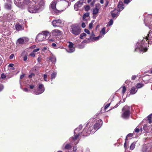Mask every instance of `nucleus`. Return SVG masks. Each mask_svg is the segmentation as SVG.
Segmentation results:
<instances>
[{"mask_svg":"<svg viewBox=\"0 0 152 152\" xmlns=\"http://www.w3.org/2000/svg\"><path fill=\"white\" fill-rule=\"evenodd\" d=\"M152 32L150 31L149 34H148V37H146L145 38H144L143 39L141 42V45H140L139 47H138L137 45L136 46L135 50L134 52L137 51V50H139L140 51L146 52L147 51L148 48L146 47H144L142 45H145L147 44H150V41L149 40V39L148 38V37H149V36H151Z\"/></svg>","mask_w":152,"mask_h":152,"instance_id":"1","label":"nucleus"},{"mask_svg":"<svg viewBox=\"0 0 152 152\" xmlns=\"http://www.w3.org/2000/svg\"><path fill=\"white\" fill-rule=\"evenodd\" d=\"M123 113L121 117L125 119H128L129 118L130 113V107H129L125 106L122 109Z\"/></svg>","mask_w":152,"mask_h":152,"instance_id":"2","label":"nucleus"},{"mask_svg":"<svg viewBox=\"0 0 152 152\" xmlns=\"http://www.w3.org/2000/svg\"><path fill=\"white\" fill-rule=\"evenodd\" d=\"M70 31L72 34L75 35H79L81 32V29L80 27L76 24L72 25Z\"/></svg>","mask_w":152,"mask_h":152,"instance_id":"3","label":"nucleus"},{"mask_svg":"<svg viewBox=\"0 0 152 152\" xmlns=\"http://www.w3.org/2000/svg\"><path fill=\"white\" fill-rule=\"evenodd\" d=\"M43 34H39L36 37V40L38 41H42L46 39V37L49 34V32L47 31H44L42 32Z\"/></svg>","mask_w":152,"mask_h":152,"instance_id":"4","label":"nucleus"},{"mask_svg":"<svg viewBox=\"0 0 152 152\" xmlns=\"http://www.w3.org/2000/svg\"><path fill=\"white\" fill-rule=\"evenodd\" d=\"M35 4V2L32 1L28 4V10L31 13H35V10H34V5Z\"/></svg>","mask_w":152,"mask_h":152,"instance_id":"5","label":"nucleus"},{"mask_svg":"<svg viewBox=\"0 0 152 152\" xmlns=\"http://www.w3.org/2000/svg\"><path fill=\"white\" fill-rule=\"evenodd\" d=\"M102 124V121L101 119H99L96 121V123L93 126L96 132L101 127Z\"/></svg>","mask_w":152,"mask_h":152,"instance_id":"6","label":"nucleus"},{"mask_svg":"<svg viewBox=\"0 0 152 152\" xmlns=\"http://www.w3.org/2000/svg\"><path fill=\"white\" fill-rule=\"evenodd\" d=\"M52 24L54 27H61L63 25L62 21L60 19L53 20Z\"/></svg>","mask_w":152,"mask_h":152,"instance_id":"7","label":"nucleus"},{"mask_svg":"<svg viewBox=\"0 0 152 152\" xmlns=\"http://www.w3.org/2000/svg\"><path fill=\"white\" fill-rule=\"evenodd\" d=\"M45 88L44 86L42 84L39 83V85L38 91L35 92V94L38 95L41 94L44 92Z\"/></svg>","mask_w":152,"mask_h":152,"instance_id":"8","label":"nucleus"},{"mask_svg":"<svg viewBox=\"0 0 152 152\" xmlns=\"http://www.w3.org/2000/svg\"><path fill=\"white\" fill-rule=\"evenodd\" d=\"M61 31L58 29H55L52 31L51 34H52L53 36H59L61 34Z\"/></svg>","mask_w":152,"mask_h":152,"instance_id":"9","label":"nucleus"},{"mask_svg":"<svg viewBox=\"0 0 152 152\" xmlns=\"http://www.w3.org/2000/svg\"><path fill=\"white\" fill-rule=\"evenodd\" d=\"M83 0H80L79 1H77L74 6L75 9L77 10L78 7H80L83 4Z\"/></svg>","mask_w":152,"mask_h":152,"instance_id":"10","label":"nucleus"},{"mask_svg":"<svg viewBox=\"0 0 152 152\" xmlns=\"http://www.w3.org/2000/svg\"><path fill=\"white\" fill-rule=\"evenodd\" d=\"M69 45H68L69 48L68 52L70 53L73 52L75 50V48L73 47L74 44L72 42H69Z\"/></svg>","mask_w":152,"mask_h":152,"instance_id":"11","label":"nucleus"},{"mask_svg":"<svg viewBox=\"0 0 152 152\" xmlns=\"http://www.w3.org/2000/svg\"><path fill=\"white\" fill-rule=\"evenodd\" d=\"M15 27L18 31L23 30L24 29V27L22 25H20L19 23H16L15 26Z\"/></svg>","mask_w":152,"mask_h":152,"instance_id":"12","label":"nucleus"},{"mask_svg":"<svg viewBox=\"0 0 152 152\" xmlns=\"http://www.w3.org/2000/svg\"><path fill=\"white\" fill-rule=\"evenodd\" d=\"M87 131V126H86L84 129L83 131L82 134H83V136H87L89 135V132Z\"/></svg>","mask_w":152,"mask_h":152,"instance_id":"13","label":"nucleus"},{"mask_svg":"<svg viewBox=\"0 0 152 152\" xmlns=\"http://www.w3.org/2000/svg\"><path fill=\"white\" fill-rule=\"evenodd\" d=\"M100 36H99L98 37H94L93 38H91L90 37L88 39H86V42H88L90 41V40L91 39V41H94L96 40H98Z\"/></svg>","mask_w":152,"mask_h":152,"instance_id":"14","label":"nucleus"},{"mask_svg":"<svg viewBox=\"0 0 152 152\" xmlns=\"http://www.w3.org/2000/svg\"><path fill=\"white\" fill-rule=\"evenodd\" d=\"M25 38H21L18 39L17 43L20 45H22L24 43V40Z\"/></svg>","mask_w":152,"mask_h":152,"instance_id":"15","label":"nucleus"},{"mask_svg":"<svg viewBox=\"0 0 152 152\" xmlns=\"http://www.w3.org/2000/svg\"><path fill=\"white\" fill-rule=\"evenodd\" d=\"M137 91V89L136 87H132L130 91V94H135Z\"/></svg>","mask_w":152,"mask_h":152,"instance_id":"16","label":"nucleus"},{"mask_svg":"<svg viewBox=\"0 0 152 152\" xmlns=\"http://www.w3.org/2000/svg\"><path fill=\"white\" fill-rule=\"evenodd\" d=\"M152 113L151 114L149 115L147 117V119L146 121L147 123L151 124L152 123Z\"/></svg>","mask_w":152,"mask_h":152,"instance_id":"17","label":"nucleus"},{"mask_svg":"<svg viewBox=\"0 0 152 152\" xmlns=\"http://www.w3.org/2000/svg\"><path fill=\"white\" fill-rule=\"evenodd\" d=\"M142 152H151V151L150 149H148L147 146H144L143 148Z\"/></svg>","mask_w":152,"mask_h":152,"instance_id":"18","label":"nucleus"},{"mask_svg":"<svg viewBox=\"0 0 152 152\" xmlns=\"http://www.w3.org/2000/svg\"><path fill=\"white\" fill-rule=\"evenodd\" d=\"M56 2L55 1H52L51 6L53 10H55L56 9Z\"/></svg>","mask_w":152,"mask_h":152,"instance_id":"19","label":"nucleus"},{"mask_svg":"<svg viewBox=\"0 0 152 152\" xmlns=\"http://www.w3.org/2000/svg\"><path fill=\"white\" fill-rule=\"evenodd\" d=\"M99 9L97 8V7L93 9V15H97L99 12Z\"/></svg>","mask_w":152,"mask_h":152,"instance_id":"20","label":"nucleus"},{"mask_svg":"<svg viewBox=\"0 0 152 152\" xmlns=\"http://www.w3.org/2000/svg\"><path fill=\"white\" fill-rule=\"evenodd\" d=\"M88 128L89 129V130H90L91 133V134H93L94 133L96 132V131L94 128V126H93L92 125L91 126L90 125Z\"/></svg>","mask_w":152,"mask_h":152,"instance_id":"21","label":"nucleus"},{"mask_svg":"<svg viewBox=\"0 0 152 152\" xmlns=\"http://www.w3.org/2000/svg\"><path fill=\"white\" fill-rule=\"evenodd\" d=\"M5 7L7 10H10L11 9V5L10 4L6 3L5 5Z\"/></svg>","mask_w":152,"mask_h":152,"instance_id":"22","label":"nucleus"},{"mask_svg":"<svg viewBox=\"0 0 152 152\" xmlns=\"http://www.w3.org/2000/svg\"><path fill=\"white\" fill-rule=\"evenodd\" d=\"M80 135V133H78L76 134H75L74 136L72 137V140L74 141L77 140L78 137Z\"/></svg>","mask_w":152,"mask_h":152,"instance_id":"23","label":"nucleus"},{"mask_svg":"<svg viewBox=\"0 0 152 152\" xmlns=\"http://www.w3.org/2000/svg\"><path fill=\"white\" fill-rule=\"evenodd\" d=\"M136 142H133L130 146V149L131 150H133L135 147Z\"/></svg>","mask_w":152,"mask_h":152,"instance_id":"24","label":"nucleus"},{"mask_svg":"<svg viewBox=\"0 0 152 152\" xmlns=\"http://www.w3.org/2000/svg\"><path fill=\"white\" fill-rule=\"evenodd\" d=\"M72 148V146L70 144H66L64 148L65 149H69Z\"/></svg>","mask_w":152,"mask_h":152,"instance_id":"25","label":"nucleus"},{"mask_svg":"<svg viewBox=\"0 0 152 152\" xmlns=\"http://www.w3.org/2000/svg\"><path fill=\"white\" fill-rule=\"evenodd\" d=\"M89 12H87L83 14V20L85 19L86 18H87L89 16Z\"/></svg>","mask_w":152,"mask_h":152,"instance_id":"26","label":"nucleus"},{"mask_svg":"<svg viewBox=\"0 0 152 152\" xmlns=\"http://www.w3.org/2000/svg\"><path fill=\"white\" fill-rule=\"evenodd\" d=\"M34 10H35V13L38 10L39 8L40 7L38 5L36 4L34 5Z\"/></svg>","mask_w":152,"mask_h":152,"instance_id":"27","label":"nucleus"},{"mask_svg":"<svg viewBox=\"0 0 152 152\" xmlns=\"http://www.w3.org/2000/svg\"><path fill=\"white\" fill-rule=\"evenodd\" d=\"M121 88H122V93L124 95L126 91V87L124 86H122Z\"/></svg>","mask_w":152,"mask_h":152,"instance_id":"28","label":"nucleus"},{"mask_svg":"<svg viewBox=\"0 0 152 152\" xmlns=\"http://www.w3.org/2000/svg\"><path fill=\"white\" fill-rule=\"evenodd\" d=\"M144 86V84L140 83H138L137 84L136 88H140Z\"/></svg>","mask_w":152,"mask_h":152,"instance_id":"29","label":"nucleus"},{"mask_svg":"<svg viewBox=\"0 0 152 152\" xmlns=\"http://www.w3.org/2000/svg\"><path fill=\"white\" fill-rule=\"evenodd\" d=\"M56 74L57 73L56 72L53 73L51 75V79L52 80L53 79L55 78L56 76Z\"/></svg>","mask_w":152,"mask_h":152,"instance_id":"30","label":"nucleus"},{"mask_svg":"<svg viewBox=\"0 0 152 152\" xmlns=\"http://www.w3.org/2000/svg\"><path fill=\"white\" fill-rule=\"evenodd\" d=\"M114 11H112L111 12V16H112V17L113 18H114L115 17H116V16H117L116 14L115 13L113 12Z\"/></svg>","mask_w":152,"mask_h":152,"instance_id":"31","label":"nucleus"},{"mask_svg":"<svg viewBox=\"0 0 152 152\" xmlns=\"http://www.w3.org/2000/svg\"><path fill=\"white\" fill-rule=\"evenodd\" d=\"M84 9L86 11H88L90 9V7L89 5H86L84 7Z\"/></svg>","mask_w":152,"mask_h":152,"instance_id":"32","label":"nucleus"},{"mask_svg":"<svg viewBox=\"0 0 152 152\" xmlns=\"http://www.w3.org/2000/svg\"><path fill=\"white\" fill-rule=\"evenodd\" d=\"M86 35V34L85 33H83L80 34V38L81 39H83V37Z\"/></svg>","mask_w":152,"mask_h":152,"instance_id":"33","label":"nucleus"},{"mask_svg":"<svg viewBox=\"0 0 152 152\" xmlns=\"http://www.w3.org/2000/svg\"><path fill=\"white\" fill-rule=\"evenodd\" d=\"M94 23V21H92L91 22L89 23V28L91 29L93 28V25Z\"/></svg>","mask_w":152,"mask_h":152,"instance_id":"34","label":"nucleus"},{"mask_svg":"<svg viewBox=\"0 0 152 152\" xmlns=\"http://www.w3.org/2000/svg\"><path fill=\"white\" fill-rule=\"evenodd\" d=\"M105 28H102L101 31H100V32L102 33L103 34H105Z\"/></svg>","mask_w":152,"mask_h":152,"instance_id":"35","label":"nucleus"},{"mask_svg":"<svg viewBox=\"0 0 152 152\" xmlns=\"http://www.w3.org/2000/svg\"><path fill=\"white\" fill-rule=\"evenodd\" d=\"M113 23V21L112 20H110L108 23V25L110 26L112 25Z\"/></svg>","mask_w":152,"mask_h":152,"instance_id":"36","label":"nucleus"},{"mask_svg":"<svg viewBox=\"0 0 152 152\" xmlns=\"http://www.w3.org/2000/svg\"><path fill=\"white\" fill-rule=\"evenodd\" d=\"M35 75L33 73H31V74L29 75L28 77L29 78H31L32 77L35 76Z\"/></svg>","mask_w":152,"mask_h":152,"instance_id":"37","label":"nucleus"},{"mask_svg":"<svg viewBox=\"0 0 152 152\" xmlns=\"http://www.w3.org/2000/svg\"><path fill=\"white\" fill-rule=\"evenodd\" d=\"M32 1H30V0H25L24 3L26 4H30V3Z\"/></svg>","mask_w":152,"mask_h":152,"instance_id":"38","label":"nucleus"},{"mask_svg":"<svg viewBox=\"0 0 152 152\" xmlns=\"http://www.w3.org/2000/svg\"><path fill=\"white\" fill-rule=\"evenodd\" d=\"M43 76H44V80L45 81H48V80H47V75L46 74H44Z\"/></svg>","mask_w":152,"mask_h":152,"instance_id":"39","label":"nucleus"},{"mask_svg":"<svg viewBox=\"0 0 152 152\" xmlns=\"http://www.w3.org/2000/svg\"><path fill=\"white\" fill-rule=\"evenodd\" d=\"M140 130V129L138 128L137 127H136L135 129H134V132H136L137 133H138L139 132Z\"/></svg>","mask_w":152,"mask_h":152,"instance_id":"40","label":"nucleus"},{"mask_svg":"<svg viewBox=\"0 0 152 152\" xmlns=\"http://www.w3.org/2000/svg\"><path fill=\"white\" fill-rule=\"evenodd\" d=\"M84 31L86 33L88 34H90L89 31L87 29H85L84 30Z\"/></svg>","mask_w":152,"mask_h":152,"instance_id":"41","label":"nucleus"},{"mask_svg":"<svg viewBox=\"0 0 152 152\" xmlns=\"http://www.w3.org/2000/svg\"><path fill=\"white\" fill-rule=\"evenodd\" d=\"M51 46L55 48H57L56 44L55 43H53L52 44Z\"/></svg>","mask_w":152,"mask_h":152,"instance_id":"42","label":"nucleus"},{"mask_svg":"<svg viewBox=\"0 0 152 152\" xmlns=\"http://www.w3.org/2000/svg\"><path fill=\"white\" fill-rule=\"evenodd\" d=\"M1 77L2 78L4 79L6 77V76L4 73H2L1 74Z\"/></svg>","mask_w":152,"mask_h":152,"instance_id":"43","label":"nucleus"},{"mask_svg":"<svg viewBox=\"0 0 152 152\" xmlns=\"http://www.w3.org/2000/svg\"><path fill=\"white\" fill-rule=\"evenodd\" d=\"M118 7L120 9H123L124 7H123V6L122 4H119L118 5Z\"/></svg>","mask_w":152,"mask_h":152,"instance_id":"44","label":"nucleus"},{"mask_svg":"<svg viewBox=\"0 0 152 152\" xmlns=\"http://www.w3.org/2000/svg\"><path fill=\"white\" fill-rule=\"evenodd\" d=\"M130 2V0H124V3L126 4H128Z\"/></svg>","mask_w":152,"mask_h":152,"instance_id":"45","label":"nucleus"},{"mask_svg":"<svg viewBox=\"0 0 152 152\" xmlns=\"http://www.w3.org/2000/svg\"><path fill=\"white\" fill-rule=\"evenodd\" d=\"M127 140H128L127 138V137H126L125 139V142L124 144V147L126 149L127 148V146L126 145V141Z\"/></svg>","mask_w":152,"mask_h":152,"instance_id":"46","label":"nucleus"},{"mask_svg":"<svg viewBox=\"0 0 152 152\" xmlns=\"http://www.w3.org/2000/svg\"><path fill=\"white\" fill-rule=\"evenodd\" d=\"M39 48H36L34 50L33 52V53H36L39 51Z\"/></svg>","mask_w":152,"mask_h":152,"instance_id":"47","label":"nucleus"},{"mask_svg":"<svg viewBox=\"0 0 152 152\" xmlns=\"http://www.w3.org/2000/svg\"><path fill=\"white\" fill-rule=\"evenodd\" d=\"M137 77V76L136 75H133L132 77L131 78L132 80H135Z\"/></svg>","mask_w":152,"mask_h":152,"instance_id":"48","label":"nucleus"},{"mask_svg":"<svg viewBox=\"0 0 152 152\" xmlns=\"http://www.w3.org/2000/svg\"><path fill=\"white\" fill-rule=\"evenodd\" d=\"M110 104H107L105 107L104 109L105 110L107 109L110 106Z\"/></svg>","mask_w":152,"mask_h":152,"instance_id":"49","label":"nucleus"},{"mask_svg":"<svg viewBox=\"0 0 152 152\" xmlns=\"http://www.w3.org/2000/svg\"><path fill=\"white\" fill-rule=\"evenodd\" d=\"M3 88V87L2 84H0V91H1Z\"/></svg>","mask_w":152,"mask_h":152,"instance_id":"50","label":"nucleus"},{"mask_svg":"<svg viewBox=\"0 0 152 152\" xmlns=\"http://www.w3.org/2000/svg\"><path fill=\"white\" fill-rule=\"evenodd\" d=\"M81 26L83 28H84L85 27L86 25L85 23L84 22L82 23L81 24Z\"/></svg>","mask_w":152,"mask_h":152,"instance_id":"51","label":"nucleus"},{"mask_svg":"<svg viewBox=\"0 0 152 152\" xmlns=\"http://www.w3.org/2000/svg\"><path fill=\"white\" fill-rule=\"evenodd\" d=\"M109 4V1H106L105 4V5L104 7H106L108 5V4Z\"/></svg>","mask_w":152,"mask_h":152,"instance_id":"52","label":"nucleus"},{"mask_svg":"<svg viewBox=\"0 0 152 152\" xmlns=\"http://www.w3.org/2000/svg\"><path fill=\"white\" fill-rule=\"evenodd\" d=\"M77 150V147L76 146H74L73 148V151L75 152Z\"/></svg>","mask_w":152,"mask_h":152,"instance_id":"53","label":"nucleus"},{"mask_svg":"<svg viewBox=\"0 0 152 152\" xmlns=\"http://www.w3.org/2000/svg\"><path fill=\"white\" fill-rule=\"evenodd\" d=\"M24 76H25L24 74H23L21 75L20 76V79H23V77H24Z\"/></svg>","mask_w":152,"mask_h":152,"instance_id":"54","label":"nucleus"},{"mask_svg":"<svg viewBox=\"0 0 152 152\" xmlns=\"http://www.w3.org/2000/svg\"><path fill=\"white\" fill-rule=\"evenodd\" d=\"M27 59V56H25L23 57V60L24 61H26Z\"/></svg>","mask_w":152,"mask_h":152,"instance_id":"55","label":"nucleus"},{"mask_svg":"<svg viewBox=\"0 0 152 152\" xmlns=\"http://www.w3.org/2000/svg\"><path fill=\"white\" fill-rule=\"evenodd\" d=\"M14 56V55L13 54H12L10 56V59H12L13 58V57Z\"/></svg>","mask_w":152,"mask_h":152,"instance_id":"56","label":"nucleus"},{"mask_svg":"<svg viewBox=\"0 0 152 152\" xmlns=\"http://www.w3.org/2000/svg\"><path fill=\"white\" fill-rule=\"evenodd\" d=\"M133 136L132 134L130 133L127 135V137H132Z\"/></svg>","mask_w":152,"mask_h":152,"instance_id":"57","label":"nucleus"},{"mask_svg":"<svg viewBox=\"0 0 152 152\" xmlns=\"http://www.w3.org/2000/svg\"><path fill=\"white\" fill-rule=\"evenodd\" d=\"M14 66V64H9L8 65V66L9 67H12Z\"/></svg>","mask_w":152,"mask_h":152,"instance_id":"58","label":"nucleus"},{"mask_svg":"<svg viewBox=\"0 0 152 152\" xmlns=\"http://www.w3.org/2000/svg\"><path fill=\"white\" fill-rule=\"evenodd\" d=\"M23 91L25 92H28V89L27 88H23Z\"/></svg>","mask_w":152,"mask_h":152,"instance_id":"59","label":"nucleus"},{"mask_svg":"<svg viewBox=\"0 0 152 152\" xmlns=\"http://www.w3.org/2000/svg\"><path fill=\"white\" fill-rule=\"evenodd\" d=\"M34 85H30V86H29L30 88L31 89H33L34 88Z\"/></svg>","mask_w":152,"mask_h":152,"instance_id":"60","label":"nucleus"},{"mask_svg":"<svg viewBox=\"0 0 152 152\" xmlns=\"http://www.w3.org/2000/svg\"><path fill=\"white\" fill-rule=\"evenodd\" d=\"M30 55L32 57H34L35 56V54L33 53L30 54Z\"/></svg>","mask_w":152,"mask_h":152,"instance_id":"61","label":"nucleus"},{"mask_svg":"<svg viewBox=\"0 0 152 152\" xmlns=\"http://www.w3.org/2000/svg\"><path fill=\"white\" fill-rule=\"evenodd\" d=\"M41 59L40 57H38L37 59V61H38V62H40V61H41Z\"/></svg>","mask_w":152,"mask_h":152,"instance_id":"62","label":"nucleus"},{"mask_svg":"<svg viewBox=\"0 0 152 152\" xmlns=\"http://www.w3.org/2000/svg\"><path fill=\"white\" fill-rule=\"evenodd\" d=\"M130 81H129V80H126L125 82V83H126V84H127V83H130Z\"/></svg>","mask_w":152,"mask_h":152,"instance_id":"63","label":"nucleus"},{"mask_svg":"<svg viewBox=\"0 0 152 152\" xmlns=\"http://www.w3.org/2000/svg\"><path fill=\"white\" fill-rule=\"evenodd\" d=\"M87 132H89V135L91 133V131L88 128V127L87 126Z\"/></svg>","mask_w":152,"mask_h":152,"instance_id":"64","label":"nucleus"}]
</instances>
